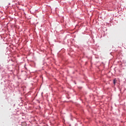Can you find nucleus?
Here are the masks:
<instances>
[{
	"instance_id": "f257e3e1",
	"label": "nucleus",
	"mask_w": 126,
	"mask_h": 126,
	"mask_svg": "<svg viewBox=\"0 0 126 126\" xmlns=\"http://www.w3.org/2000/svg\"><path fill=\"white\" fill-rule=\"evenodd\" d=\"M113 83L114 84H116V80H113Z\"/></svg>"
}]
</instances>
